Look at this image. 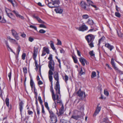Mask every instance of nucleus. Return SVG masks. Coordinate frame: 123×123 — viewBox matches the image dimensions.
Listing matches in <instances>:
<instances>
[{
	"label": "nucleus",
	"instance_id": "obj_1",
	"mask_svg": "<svg viewBox=\"0 0 123 123\" xmlns=\"http://www.w3.org/2000/svg\"><path fill=\"white\" fill-rule=\"evenodd\" d=\"M55 63L53 60L52 61H49L48 64V67L49 68V70L48 72V76L49 81L52 83L53 80L52 75L53 71L54 70Z\"/></svg>",
	"mask_w": 123,
	"mask_h": 123
},
{
	"label": "nucleus",
	"instance_id": "obj_2",
	"mask_svg": "<svg viewBox=\"0 0 123 123\" xmlns=\"http://www.w3.org/2000/svg\"><path fill=\"white\" fill-rule=\"evenodd\" d=\"M85 38L91 48L94 47L93 41L95 38L94 35L89 34L85 36Z\"/></svg>",
	"mask_w": 123,
	"mask_h": 123
},
{
	"label": "nucleus",
	"instance_id": "obj_3",
	"mask_svg": "<svg viewBox=\"0 0 123 123\" xmlns=\"http://www.w3.org/2000/svg\"><path fill=\"white\" fill-rule=\"evenodd\" d=\"M49 114L50 122V123H56L57 121L56 116L52 111L49 112Z\"/></svg>",
	"mask_w": 123,
	"mask_h": 123
},
{
	"label": "nucleus",
	"instance_id": "obj_4",
	"mask_svg": "<svg viewBox=\"0 0 123 123\" xmlns=\"http://www.w3.org/2000/svg\"><path fill=\"white\" fill-rule=\"evenodd\" d=\"M53 74L55 80L57 81L55 86H56V88L57 89L59 87V86H60L59 81V74L57 72H54Z\"/></svg>",
	"mask_w": 123,
	"mask_h": 123
},
{
	"label": "nucleus",
	"instance_id": "obj_5",
	"mask_svg": "<svg viewBox=\"0 0 123 123\" xmlns=\"http://www.w3.org/2000/svg\"><path fill=\"white\" fill-rule=\"evenodd\" d=\"M55 89L56 90V94L55 95V100H53L54 101V103H55V108L56 109V103L55 101V100L56 99H58V98H59V95L60 96V97H61V94H60V86H59V87L56 88V86H55Z\"/></svg>",
	"mask_w": 123,
	"mask_h": 123
},
{
	"label": "nucleus",
	"instance_id": "obj_6",
	"mask_svg": "<svg viewBox=\"0 0 123 123\" xmlns=\"http://www.w3.org/2000/svg\"><path fill=\"white\" fill-rule=\"evenodd\" d=\"M80 6L82 9L87 11H89L90 9L89 7V6L87 5L86 2L83 1L80 2Z\"/></svg>",
	"mask_w": 123,
	"mask_h": 123
},
{
	"label": "nucleus",
	"instance_id": "obj_7",
	"mask_svg": "<svg viewBox=\"0 0 123 123\" xmlns=\"http://www.w3.org/2000/svg\"><path fill=\"white\" fill-rule=\"evenodd\" d=\"M111 63L115 70L117 71V72L120 74H123V72L119 70L118 68L116 67L115 64L114 63V60L113 58H112L111 59Z\"/></svg>",
	"mask_w": 123,
	"mask_h": 123
},
{
	"label": "nucleus",
	"instance_id": "obj_8",
	"mask_svg": "<svg viewBox=\"0 0 123 123\" xmlns=\"http://www.w3.org/2000/svg\"><path fill=\"white\" fill-rule=\"evenodd\" d=\"M77 29L80 31H84L87 30L88 29V27L84 23H83L81 25L80 27Z\"/></svg>",
	"mask_w": 123,
	"mask_h": 123
},
{
	"label": "nucleus",
	"instance_id": "obj_9",
	"mask_svg": "<svg viewBox=\"0 0 123 123\" xmlns=\"http://www.w3.org/2000/svg\"><path fill=\"white\" fill-rule=\"evenodd\" d=\"M77 95L79 97H82L83 95V98L86 97L85 92L83 91H81V89H80L77 92Z\"/></svg>",
	"mask_w": 123,
	"mask_h": 123
},
{
	"label": "nucleus",
	"instance_id": "obj_10",
	"mask_svg": "<svg viewBox=\"0 0 123 123\" xmlns=\"http://www.w3.org/2000/svg\"><path fill=\"white\" fill-rule=\"evenodd\" d=\"M11 31L12 35L16 39L18 40L19 39V37L18 36V34L14 29H12Z\"/></svg>",
	"mask_w": 123,
	"mask_h": 123
},
{
	"label": "nucleus",
	"instance_id": "obj_11",
	"mask_svg": "<svg viewBox=\"0 0 123 123\" xmlns=\"http://www.w3.org/2000/svg\"><path fill=\"white\" fill-rule=\"evenodd\" d=\"M38 49V48L37 47L36 48L34 47V53L33 54V58H34V59L36 58L37 53Z\"/></svg>",
	"mask_w": 123,
	"mask_h": 123
},
{
	"label": "nucleus",
	"instance_id": "obj_12",
	"mask_svg": "<svg viewBox=\"0 0 123 123\" xmlns=\"http://www.w3.org/2000/svg\"><path fill=\"white\" fill-rule=\"evenodd\" d=\"M24 103L22 101H21L19 103V109L20 112V114L21 115H22V110L23 109V105Z\"/></svg>",
	"mask_w": 123,
	"mask_h": 123
},
{
	"label": "nucleus",
	"instance_id": "obj_13",
	"mask_svg": "<svg viewBox=\"0 0 123 123\" xmlns=\"http://www.w3.org/2000/svg\"><path fill=\"white\" fill-rule=\"evenodd\" d=\"M101 107L97 106L96 108V109L93 115V116H96V115L98 114L99 112L101 110Z\"/></svg>",
	"mask_w": 123,
	"mask_h": 123
},
{
	"label": "nucleus",
	"instance_id": "obj_14",
	"mask_svg": "<svg viewBox=\"0 0 123 123\" xmlns=\"http://www.w3.org/2000/svg\"><path fill=\"white\" fill-rule=\"evenodd\" d=\"M33 17L34 18L36 19L38 22L40 23L44 24L45 23L40 19L38 16H36L35 14L33 15Z\"/></svg>",
	"mask_w": 123,
	"mask_h": 123
},
{
	"label": "nucleus",
	"instance_id": "obj_15",
	"mask_svg": "<svg viewBox=\"0 0 123 123\" xmlns=\"http://www.w3.org/2000/svg\"><path fill=\"white\" fill-rule=\"evenodd\" d=\"M105 46L109 49L110 51H111L114 48V47L113 46L111 45L108 43L105 44Z\"/></svg>",
	"mask_w": 123,
	"mask_h": 123
},
{
	"label": "nucleus",
	"instance_id": "obj_16",
	"mask_svg": "<svg viewBox=\"0 0 123 123\" xmlns=\"http://www.w3.org/2000/svg\"><path fill=\"white\" fill-rule=\"evenodd\" d=\"M7 38L10 40L11 42L16 45H18V44L15 40L12 38L10 36L8 37Z\"/></svg>",
	"mask_w": 123,
	"mask_h": 123
},
{
	"label": "nucleus",
	"instance_id": "obj_17",
	"mask_svg": "<svg viewBox=\"0 0 123 123\" xmlns=\"http://www.w3.org/2000/svg\"><path fill=\"white\" fill-rule=\"evenodd\" d=\"M52 83V82H51ZM52 83H51V87L50 88V91L52 93V98L53 100H55V94L54 92V90H53V87H52Z\"/></svg>",
	"mask_w": 123,
	"mask_h": 123
},
{
	"label": "nucleus",
	"instance_id": "obj_18",
	"mask_svg": "<svg viewBox=\"0 0 123 123\" xmlns=\"http://www.w3.org/2000/svg\"><path fill=\"white\" fill-rule=\"evenodd\" d=\"M79 61L82 64L83 66L85 65V62L86 61V60L82 57H81L79 58Z\"/></svg>",
	"mask_w": 123,
	"mask_h": 123
},
{
	"label": "nucleus",
	"instance_id": "obj_19",
	"mask_svg": "<svg viewBox=\"0 0 123 123\" xmlns=\"http://www.w3.org/2000/svg\"><path fill=\"white\" fill-rule=\"evenodd\" d=\"M85 70L84 68L83 69L82 68H81L80 71L79 72V74L80 75H82L85 74Z\"/></svg>",
	"mask_w": 123,
	"mask_h": 123
},
{
	"label": "nucleus",
	"instance_id": "obj_20",
	"mask_svg": "<svg viewBox=\"0 0 123 123\" xmlns=\"http://www.w3.org/2000/svg\"><path fill=\"white\" fill-rule=\"evenodd\" d=\"M55 11L56 13L60 14L62 13L63 12V10L62 9L60 8H57L55 9Z\"/></svg>",
	"mask_w": 123,
	"mask_h": 123
},
{
	"label": "nucleus",
	"instance_id": "obj_21",
	"mask_svg": "<svg viewBox=\"0 0 123 123\" xmlns=\"http://www.w3.org/2000/svg\"><path fill=\"white\" fill-rule=\"evenodd\" d=\"M80 118V116L79 115H73L71 116V118L76 120H78Z\"/></svg>",
	"mask_w": 123,
	"mask_h": 123
},
{
	"label": "nucleus",
	"instance_id": "obj_22",
	"mask_svg": "<svg viewBox=\"0 0 123 123\" xmlns=\"http://www.w3.org/2000/svg\"><path fill=\"white\" fill-rule=\"evenodd\" d=\"M86 23L90 25H92L94 23V22L92 19L89 18Z\"/></svg>",
	"mask_w": 123,
	"mask_h": 123
},
{
	"label": "nucleus",
	"instance_id": "obj_23",
	"mask_svg": "<svg viewBox=\"0 0 123 123\" xmlns=\"http://www.w3.org/2000/svg\"><path fill=\"white\" fill-rule=\"evenodd\" d=\"M5 43L6 45V47L7 49L8 50H9V49L10 50L12 51H13V50L12 49L9 47L8 42L7 41H5Z\"/></svg>",
	"mask_w": 123,
	"mask_h": 123
},
{
	"label": "nucleus",
	"instance_id": "obj_24",
	"mask_svg": "<svg viewBox=\"0 0 123 123\" xmlns=\"http://www.w3.org/2000/svg\"><path fill=\"white\" fill-rule=\"evenodd\" d=\"M50 42H51L50 46L51 48L53 50H55V52H56V50L55 49V48L54 46L53 42L51 41H50Z\"/></svg>",
	"mask_w": 123,
	"mask_h": 123
},
{
	"label": "nucleus",
	"instance_id": "obj_25",
	"mask_svg": "<svg viewBox=\"0 0 123 123\" xmlns=\"http://www.w3.org/2000/svg\"><path fill=\"white\" fill-rule=\"evenodd\" d=\"M44 105L45 107L48 111L49 112H50H50L51 111H52L51 110L49 109V108L48 106V103L47 102H46L45 103Z\"/></svg>",
	"mask_w": 123,
	"mask_h": 123
},
{
	"label": "nucleus",
	"instance_id": "obj_26",
	"mask_svg": "<svg viewBox=\"0 0 123 123\" xmlns=\"http://www.w3.org/2000/svg\"><path fill=\"white\" fill-rule=\"evenodd\" d=\"M43 50L44 51L46 52L47 54L49 53V51L48 48L45 47H44L43 48Z\"/></svg>",
	"mask_w": 123,
	"mask_h": 123
},
{
	"label": "nucleus",
	"instance_id": "obj_27",
	"mask_svg": "<svg viewBox=\"0 0 123 123\" xmlns=\"http://www.w3.org/2000/svg\"><path fill=\"white\" fill-rule=\"evenodd\" d=\"M30 79V85L31 88H33L34 85V82L31 77Z\"/></svg>",
	"mask_w": 123,
	"mask_h": 123
},
{
	"label": "nucleus",
	"instance_id": "obj_28",
	"mask_svg": "<svg viewBox=\"0 0 123 123\" xmlns=\"http://www.w3.org/2000/svg\"><path fill=\"white\" fill-rule=\"evenodd\" d=\"M50 8H52L55 7H58V6H52V3L51 2H48V4L47 5Z\"/></svg>",
	"mask_w": 123,
	"mask_h": 123
},
{
	"label": "nucleus",
	"instance_id": "obj_29",
	"mask_svg": "<svg viewBox=\"0 0 123 123\" xmlns=\"http://www.w3.org/2000/svg\"><path fill=\"white\" fill-rule=\"evenodd\" d=\"M109 123V121L108 120V118L107 117H105L103 119V121L101 123Z\"/></svg>",
	"mask_w": 123,
	"mask_h": 123
},
{
	"label": "nucleus",
	"instance_id": "obj_30",
	"mask_svg": "<svg viewBox=\"0 0 123 123\" xmlns=\"http://www.w3.org/2000/svg\"><path fill=\"white\" fill-rule=\"evenodd\" d=\"M23 72L25 76L27 73V69L26 68L24 67L23 68Z\"/></svg>",
	"mask_w": 123,
	"mask_h": 123
},
{
	"label": "nucleus",
	"instance_id": "obj_31",
	"mask_svg": "<svg viewBox=\"0 0 123 123\" xmlns=\"http://www.w3.org/2000/svg\"><path fill=\"white\" fill-rule=\"evenodd\" d=\"M72 58L74 63H77L78 62V60L76 56H72Z\"/></svg>",
	"mask_w": 123,
	"mask_h": 123
},
{
	"label": "nucleus",
	"instance_id": "obj_32",
	"mask_svg": "<svg viewBox=\"0 0 123 123\" xmlns=\"http://www.w3.org/2000/svg\"><path fill=\"white\" fill-rule=\"evenodd\" d=\"M6 104V105L7 106L9 107V99L8 98H7L5 100Z\"/></svg>",
	"mask_w": 123,
	"mask_h": 123
},
{
	"label": "nucleus",
	"instance_id": "obj_33",
	"mask_svg": "<svg viewBox=\"0 0 123 123\" xmlns=\"http://www.w3.org/2000/svg\"><path fill=\"white\" fill-rule=\"evenodd\" d=\"M3 91L1 89L0 84V96L2 98L3 94Z\"/></svg>",
	"mask_w": 123,
	"mask_h": 123
},
{
	"label": "nucleus",
	"instance_id": "obj_34",
	"mask_svg": "<svg viewBox=\"0 0 123 123\" xmlns=\"http://www.w3.org/2000/svg\"><path fill=\"white\" fill-rule=\"evenodd\" d=\"M52 2H54L55 4H57L58 5L57 6H58V7L59 6V4L60 3V2L59 0H55L54 1H52Z\"/></svg>",
	"mask_w": 123,
	"mask_h": 123
},
{
	"label": "nucleus",
	"instance_id": "obj_35",
	"mask_svg": "<svg viewBox=\"0 0 123 123\" xmlns=\"http://www.w3.org/2000/svg\"><path fill=\"white\" fill-rule=\"evenodd\" d=\"M64 111L59 110V113H57V114L58 115V116H59L62 115L64 113Z\"/></svg>",
	"mask_w": 123,
	"mask_h": 123
},
{
	"label": "nucleus",
	"instance_id": "obj_36",
	"mask_svg": "<svg viewBox=\"0 0 123 123\" xmlns=\"http://www.w3.org/2000/svg\"><path fill=\"white\" fill-rule=\"evenodd\" d=\"M17 45L18 46V47L17 49V53L18 54L20 51L21 47L20 45H19L18 44V45Z\"/></svg>",
	"mask_w": 123,
	"mask_h": 123
},
{
	"label": "nucleus",
	"instance_id": "obj_37",
	"mask_svg": "<svg viewBox=\"0 0 123 123\" xmlns=\"http://www.w3.org/2000/svg\"><path fill=\"white\" fill-rule=\"evenodd\" d=\"M115 14L116 16L119 18H120L121 16L120 14L118 12H115Z\"/></svg>",
	"mask_w": 123,
	"mask_h": 123
},
{
	"label": "nucleus",
	"instance_id": "obj_38",
	"mask_svg": "<svg viewBox=\"0 0 123 123\" xmlns=\"http://www.w3.org/2000/svg\"><path fill=\"white\" fill-rule=\"evenodd\" d=\"M96 72L94 71H93L92 72L91 77L92 78H93L95 77L96 76Z\"/></svg>",
	"mask_w": 123,
	"mask_h": 123
},
{
	"label": "nucleus",
	"instance_id": "obj_39",
	"mask_svg": "<svg viewBox=\"0 0 123 123\" xmlns=\"http://www.w3.org/2000/svg\"><path fill=\"white\" fill-rule=\"evenodd\" d=\"M61 97H60L59 98H58V99H56L57 100V103H59L60 104H61L62 105V100H61Z\"/></svg>",
	"mask_w": 123,
	"mask_h": 123
},
{
	"label": "nucleus",
	"instance_id": "obj_40",
	"mask_svg": "<svg viewBox=\"0 0 123 123\" xmlns=\"http://www.w3.org/2000/svg\"><path fill=\"white\" fill-rule=\"evenodd\" d=\"M38 99L39 101L40 104L42 105H43V101L41 99V98L40 96H38Z\"/></svg>",
	"mask_w": 123,
	"mask_h": 123
},
{
	"label": "nucleus",
	"instance_id": "obj_41",
	"mask_svg": "<svg viewBox=\"0 0 123 123\" xmlns=\"http://www.w3.org/2000/svg\"><path fill=\"white\" fill-rule=\"evenodd\" d=\"M63 79L64 80L65 82L67 83V81L68 80V76L65 74V78L63 77Z\"/></svg>",
	"mask_w": 123,
	"mask_h": 123
},
{
	"label": "nucleus",
	"instance_id": "obj_42",
	"mask_svg": "<svg viewBox=\"0 0 123 123\" xmlns=\"http://www.w3.org/2000/svg\"><path fill=\"white\" fill-rule=\"evenodd\" d=\"M89 16L87 14H84L82 15V18L85 19H87L89 18Z\"/></svg>",
	"mask_w": 123,
	"mask_h": 123
},
{
	"label": "nucleus",
	"instance_id": "obj_43",
	"mask_svg": "<svg viewBox=\"0 0 123 123\" xmlns=\"http://www.w3.org/2000/svg\"><path fill=\"white\" fill-rule=\"evenodd\" d=\"M12 12L15 14L16 16L17 17H18L20 15L18 14V12L16 11L13 10L12 11Z\"/></svg>",
	"mask_w": 123,
	"mask_h": 123
},
{
	"label": "nucleus",
	"instance_id": "obj_44",
	"mask_svg": "<svg viewBox=\"0 0 123 123\" xmlns=\"http://www.w3.org/2000/svg\"><path fill=\"white\" fill-rule=\"evenodd\" d=\"M93 51L92 50L90 51L89 52V54L91 56H94L95 54L93 53Z\"/></svg>",
	"mask_w": 123,
	"mask_h": 123
},
{
	"label": "nucleus",
	"instance_id": "obj_45",
	"mask_svg": "<svg viewBox=\"0 0 123 123\" xmlns=\"http://www.w3.org/2000/svg\"><path fill=\"white\" fill-rule=\"evenodd\" d=\"M104 94L107 96H108L109 95V92L106 90H104Z\"/></svg>",
	"mask_w": 123,
	"mask_h": 123
},
{
	"label": "nucleus",
	"instance_id": "obj_46",
	"mask_svg": "<svg viewBox=\"0 0 123 123\" xmlns=\"http://www.w3.org/2000/svg\"><path fill=\"white\" fill-rule=\"evenodd\" d=\"M30 27L31 28H33L35 30H37V27L35 26L32 25H30Z\"/></svg>",
	"mask_w": 123,
	"mask_h": 123
},
{
	"label": "nucleus",
	"instance_id": "obj_47",
	"mask_svg": "<svg viewBox=\"0 0 123 123\" xmlns=\"http://www.w3.org/2000/svg\"><path fill=\"white\" fill-rule=\"evenodd\" d=\"M26 54L25 53H23L22 55V59L23 60L25 59V57L26 56Z\"/></svg>",
	"mask_w": 123,
	"mask_h": 123
},
{
	"label": "nucleus",
	"instance_id": "obj_48",
	"mask_svg": "<svg viewBox=\"0 0 123 123\" xmlns=\"http://www.w3.org/2000/svg\"><path fill=\"white\" fill-rule=\"evenodd\" d=\"M39 32L41 33H44L46 32V31L43 29H41L39 31Z\"/></svg>",
	"mask_w": 123,
	"mask_h": 123
},
{
	"label": "nucleus",
	"instance_id": "obj_49",
	"mask_svg": "<svg viewBox=\"0 0 123 123\" xmlns=\"http://www.w3.org/2000/svg\"><path fill=\"white\" fill-rule=\"evenodd\" d=\"M12 20H15V18L13 16V17H12L11 16H10L9 14H8V16Z\"/></svg>",
	"mask_w": 123,
	"mask_h": 123
},
{
	"label": "nucleus",
	"instance_id": "obj_50",
	"mask_svg": "<svg viewBox=\"0 0 123 123\" xmlns=\"http://www.w3.org/2000/svg\"><path fill=\"white\" fill-rule=\"evenodd\" d=\"M52 55L51 54L49 55V57L48 58V59L49 60V61H52Z\"/></svg>",
	"mask_w": 123,
	"mask_h": 123
},
{
	"label": "nucleus",
	"instance_id": "obj_51",
	"mask_svg": "<svg viewBox=\"0 0 123 123\" xmlns=\"http://www.w3.org/2000/svg\"><path fill=\"white\" fill-rule=\"evenodd\" d=\"M37 115L39 116L40 114V112L39 109L38 107L37 108Z\"/></svg>",
	"mask_w": 123,
	"mask_h": 123
},
{
	"label": "nucleus",
	"instance_id": "obj_52",
	"mask_svg": "<svg viewBox=\"0 0 123 123\" xmlns=\"http://www.w3.org/2000/svg\"><path fill=\"white\" fill-rule=\"evenodd\" d=\"M57 40L58 41L57 45H62V42L61 41L58 39H57Z\"/></svg>",
	"mask_w": 123,
	"mask_h": 123
},
{
	"label": "nucleus",
	"instance_id": "obj_53",
	"mask_svg": "<svg viewBox=\"0 0 123 123\" xmlns=\"http://www.w3.org/2000/svg\"><path fill=\"white\" fill-rule=\"evenodd\" d=\"M12 74L11 71H10V72L8 74V77L9 78V80H10L11 79V76Z\"/></svg>",
	"mask_w": 123,
	"mask_h": 123
},
{
	"label": "nucleus",
	"instance_id": "obj_54",
	"mask_svg": "<svg viewBox=\"0 0 123 123\" xmlns=\"http://www.w3.org/2000/svg\"><path fill=\"white\" fill-rule=\"evenodd\" d=\"M34 40V39L31 37H30L29 38V41L31 42H32Z\"/></svg>",
	"mask_w": 123,
	"mask_h": 123
},
{
	"label": "nucleus",
	"instance_id": "obj_55",
	"mask_svg": "<svg viewBox=\"0 0 123 123\" xmlns=\"http://www.w3.org/2000/svg\"><path fill=\"white\" fill-rule=\"evenodd\" d=\"M36 58H35V59H34V58H33V59H34V60H35V66L36 67H37V66H38V65L37 64V62L36 61Z\"/></svg>",
	"mask_w": 123,
	"mask_h": 123
},
{
	"label": "nucleus",
	"instance_id": "obj_56",
	"mask_svg": "<svg viewBox=\"0 0 123 123\" xmlns=\"http://www.w3.org/2000/svg\"><path fill=\"white\" fill-rule=\"evenodd\" d=\"M0 22L1 23H5L6 22V20L4 18H3Z\"/></svg>",
	"mask_w": 123,
	"mask_h": 123
},
{
	"label": "nucleus",
	"instance_id": "obj_57",
	"mask_svg": "<svg viewBox=\"0 0 123 123\" xmlns=\"http://www.w3.org/2000/svg\"><path fill=\"white\" fill-rule=\"evenodd\" d=\"M39 27L46 28V26L43 24H40L39 25Z\"/></svg>",
	"mask_w": 123,
	"mask_h": 123
},
{
	"label": "nucleus",
	"instance_id": "obj_58",
	"mask_svg": "<svg viewBox=\"0 0 123 123\" xmlns=\"http://www.w3.org/2000/svg\"><path fill=\"white\" fill-rule=\"evenodd\" d=\"M87 2L89 4V5H88L89 6V7L90 6V5H91V3H93L91 1H90V0H87Z\"/></svg>",
	"mask_w": 123,
	"mask_h": 123
},
{
	"label": "nucleus",
	"instance_id": "obj_59",
	"mask_svg": "<svg viewBox=\"0 0 123 123\" xmlns=\"http://www.w3.org/2000/svg\"><path fill=\"white\" fill-rule=\"evenodd\" d=\"M42 113H43L44 114L45 113V111L44 110V107L43 105H42Z\"/></svg>",
	"mask_w": 123,
	"mask_h": 123
},
{
	"label": "nucleus",
	"instance_id": "obj_60",
	"mask_svg": "<svg viewBox=\"0 0 123 123\" xmlns=\"http://www.w3.org/2000/svg\"><path fill=\"white\" fill-rule=\"evenodd\" d=\"M28 113L29 115H31L33 114V112L31 111L28 110Z\"/></svg>",
	"mask_w": 123,
	"mask_h": 123
},
{
	"label": "nucleus",
	"instance_id": "obj_61",
	"mask_svg": "<svg viewBox=\"0 0 123 123\" xmlns=\"http://www.w3.org/2000/svg\"><path fill=\"white\" fill-rule=\"evenodd\" d=\"M76 49L77 50V53L78 55L80 56H81L80 52L77 49V48H76Z\"/></svg>",
	"mask_w": 123,
	"mask_h": 123
},
{
	"label": "nucleus",
	"instance_id": "obj_62",
	"mask_svg": "<svg viewBox=\"0 0 123 123\" xmlns=\"http://www.w3.org/2000/svg\"><path fill=\"white\" fill-rule=\"evenodd\" d=\"M5 10L6 12V13H7V14L8 13V12H9L10 11V10L9 9L6 8H5Z\"/></svg>",
	"mask_w": 123,
	"mask_h": 123
},
{
	"label": "nucleus",
	"instance_id": "obj_63",
	"mask_svg": "<svg viewBox=\"0 0 123 123\" xmlns=\"http://www.w3.org/2000/svg\"><path fill=\"white\" fill-rule=\"evenodd\" d=\"M38 84L39 85H40L43 84V82L41 80H39L38 82Z\"/></svg>",
	"mask_w": 123,
	"mask_h": 123
},
{
	"label": "nucleus",
	"instance_id": "obj_64",
	"mask_svg": "<svg viewBox=\"0 0 123 123\" xmlns=\"http://www.w3.org/2000/svg\"><path fill=\"white\" fill-rule=\"evenodd\" d=\"M106 66L110 70H111L112 69V68L109 66L108 64H106Z\"/></svg>",
	"mask_w": 123,
	"mask_h": 123
}]
</instances>
